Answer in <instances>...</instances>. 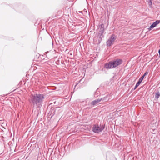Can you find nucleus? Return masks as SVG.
I'll list each match as a JSON object with an SVG mask.
<instances>
[{
    "label": "nucleus",
    "mask_w": 160,
    "mask_h": 160,
    "mask_svg": "<svg viewBox=\"0 0 160 160\" xmlns=\"http://www.w3.org/2000/svg\"><path fill=\"white\" fill-rule=\"evenodd\" d=\"M30 98V102L37 106L38 104L42 103L44 99L43 95L40 93L32 94Z\"/></svg>",
    "instance_id": "nucleus-1"
},
{
    "label": "nucleus",
    "mask_w": 160,
    "mask_h": 160,
    "mask_svg": "<svg viewBox=\"0 0 160 160\" xmlns=\"http://www.w3.org/2000/svg\"><path fill=\"white\" fill-rule=\"evenodd\" d=\"M122 60L121 59H114L107 63L105 65V67L107 69L112 68L116 67L122 63Z\"/></svg>",
    "instance_id": "nucleus-2"
},
{
    "label": "nucleus",
    "mask_w": 160,
    "mask_h": 160,
    "mask_svg": "<svg viewBox=\"0 0 160 160\" xmlns=\"http://www.w3.org/2000/svg\"><path fill=\"white\" fill-rule=\"evenodd\" d=\"M116 39V37L115 35L112 34L107 42V45L108 47L110 46L113 42Z\"/></svg>",
    "instance_id": "nucleus-3"
},
{
    "label": "nucleus",
    "mask_w": 160,
    "mask_h": 160,
    "mask_svg": "<svg viewBox=\"0 0 160 160\" xmlns=\"http://www.w3.org/2000/svg\"><path fill=\"white\" fill-rule=\"evenodd\" d=\"M116 39V37L115 35L112 34L107 42V45L108 47L110 46L113 42Z\"/></svg>",
    "instance_id": "nucleus-4"
},
{
    "label": "nucleus",
    "mask_w": 160,
    "mask_h": 160,
    "mask_svg": "<svg viewBox=\"0 0 160 160\" xmlns=\"http://www.w3.org/2000/svg\"><path fill=\"white\" fill-rule=\"evenodd\" d=\"M116 39V37L115 35L112 34L107 42V45L108 47L110 46L113 42Z\"/></svg>",
    "instance_id": "nucleus-5"
},
{
    "label": "nucleus",
    "mask_w": 160,
    "mask_h": 160,
    "mask_svg": "<svg viewBox=\"0 0 160 160\" xmlns=\"http://www.w3.org/2000/svg\"><path fill=\"white\" fill-rule=\"evenodd\" d=\"M148 73V72L147 71L146 72L142 75V76L139 79L138 82H137L134 88L132 89V90H135L137 88L139 85L140 83H141L142 82V81L144 77L146 76L147 74Z\"/></svg>",
    "instance_id": "nucleus-6"
},
{
    "label": "nucleus",
    "mask_w": 160,
    "mask_h": 160,
    "mask_svg": "<svg viewBox=\"0 0 160 160\" xmlns=\"http://www.w3.org/2000/svg\"><path fill=\"white\" fill-rule=\"evenodd\" d=\"M160 23V20H156L148 28V31H150L152 29L155 27L158 24Z\"/></svg>",
    "instance_id": "nucleus-7"
},
{
    "label": "nucleus",
    "mask_w": 160,
    "mask_h": 160,
    "mask_svg": "<svg viewBox=\"0 0 160 160\" xmlns=\"http://www.w3.org/2000/svg\"><path fill=\"white\" fill-rule=\"evenodd\" d=\"M92 130L95 133L98 132L99 130H100V128L98 126V125H95L93 127Z\"/></svg>",
    "instance_id": "nucleus-8"
},
{
    "label": "nucleus",
    "mask_w": 160,
    "mask_h": 160,
    "mask_svg": "<svg viewBox=\"0 0 160 160\" xmlns=\"http://www.w3.org/2000/svg\"><path fill=\"white\" fill-rule=\"evenodd\" d=\"M100 101V99H98L97 100H95L92 102L91 104L92 105H95L97 103H98Z\"/></svg>",
    "instance_id": "nucleus-9"
},
{
    "label": "nucleus",
    "mask_w": 160,
    "mask_h": 160,
    "mask_svg": "<svg viewBox=\"0 0 160 160\" xmlns=\"http://www.w3.org/2000/svg\"><path fill=\"white\" fill-rule=\"evenodd\" d=\"M103 24H102L101 25V36H102V34L104 32V29L103 28Z\"/></svg>",
    "instance_id": "nucleus-10"
},
{
    "label": "nucleus",
    "mask_w": 160,
    "mask_h": 160,
    "mask_svg": "<svg viewBox=\"0 0 160 160\" xmlns=\"http://www.w3.org/2000/svg\"><path fill=\"white\" fill-rule=\"evenodd\" d=\"M160 94L159 92H157L155 95V98L158 99L160 97Z\"/></svg>",
    "instance_id": "nucleus-11"
},
{
    "label": "nucleus",
    "mask_w": 160,
    "mask_h": 160,
    "mask_svg": "<svg viewBox=\"0 0 160 160\" xmlns=\"http://www.w3.org/2000/svg\"><path fill=\"white\" fill-rule=\"evenodd\" d=\"M98 92H99V88H98L96 90V92L95 94H94V96L95 97H97L100 94H99V95L98 94Z\"/></svg>",
    "instance_id": "nucleus-12"
},
{
    "label": "nucleus",
    "mask_w": 160,
    "mask_h": 160,
    "mask_svg": "<svg viewBox=\"0 0 160 160\" xmlns=\"http://www.w3.org/2000/svg\"><path fill=\"white\" fill-rule=\"evenodd\" d=\"M152 2L150 0L149 2V6L150 7H152Z\"/></svg>",
    "instance_id": "nucleus-13"
},
{
    "label": "nucleus",
    "mask_w": 160,
    "mask_h": 160,
    "mask_svg": "<svg viewBox=\"0 0 160 160\" xmlns=\"http://www.w3.org/2000/svg\"><path fill=\"white\" fill-rule=\"evenodd\" d=\"M104 128V126H102L101 127V132L102 130Z\"/></svg>",
    "instance_id": "nucleus-14"
},
{
    "label": "nucleus",
    "mask_w": 160,
    "mask_h": 160,
    "mask_svg": "<svg viewBox=\"0 0 160 160\" xmlns=\"http://www.w3.org/2000/svg\"><path fill=\"white\" fill-rule=\"evenodd\" d=\"M159 55H160V49H159L158 51Z\"/></svg>",
    "instance_id": "nucleus-15"
},
{
    "label": "nucleus",
    "mask_w": 160,
    "mask_h": 160,
    "mask_svg": "<svg viewBox=\"0 0 160 160\" xmlns=\"http://www.w3.org/2000/svg\"><path fill=\"white\" fill-rule=\"evenodd\" d=\"M84 12H87V10H86V9H84Z\"/></svg>",
    "instance_id": "nucleus-16"
}]
</instances>
